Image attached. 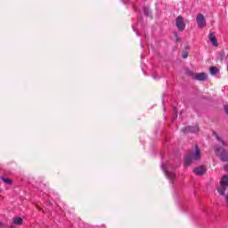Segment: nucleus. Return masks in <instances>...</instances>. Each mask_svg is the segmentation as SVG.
<instances>
[{
    "label": "nucleus",
    "instance_id": "f8f14e48",
    "mask_svg": "<svg viewBox=\"0 0 228 228\" xmlns=\"http://www.w3.org/2000/svg\"><path fill=\"white\" fill-rule=\"evenodd\" d=\"M218 72H220V69H218V68L212 66L210 67V74L212 76H216V74H218Z\"/></svg>",
    "mask_w": 228,
    "mask_h": 228
},
{
    "label": "nucleus",
    "instance_id": "9d476101",
    "mask_svg": "<svg viewBox=\"0 0 228 228\" xmlns=\"http://www.w3.org/2000/svg\"><path fill=\"white\" fill-rule=\"evenodd\" d=\"M194 174L196 175H204L206 174V167H199L193 169Z\"/></svg>",
    "mask_w": 228,
    "mask_h": 228
},
{
    "label": "nucleus",
    "instance_id": "412c9836",
    "mask_svg": "<svg viewBox=\"0 0 228 228\" xmlns=\"http://www.w3.org/2000/svg\"><path fill=\"white\" fill-rule=\"evenodd\" d=\"M0 227H4V224H3L2 222H0Z\"/></svg>",
    "mask_w": 228,
    "mask_h": 228
},
{
    "label": "nucleus",
    "instance_id": "f257e3e1",
    "mask_svg": "<svg viewBox=\"0 0 228 228\" xmlns=\"http://www.w3.org/2000/svg\"><path fill=\"white\" fill-rule=\"evenodd\" d=\"M224 169L228 171V165L224 167ZM228 188V175H224L219 183V185L216 188L217 192L222 197H224L226 207L228 208V192L225 194V191Z\"/></svg>",
    "mask_w": 228,
    "mask_h": 228
},
{
    "label": "nucleus",
    "instance_id": "0eeeda50",
    "mask_svg": "<svg viewBox=\"0 0 228 228\" xmlns=\"http://www.w3.org/2000/svg\"><path fill=\"white\" fill-rule=\"evenodd\" d=\"M162 168L166 174V175H167V179H170L171 181H175V174L172 173L168 170H167V167H165V164H162Z\"/></svg>",
    "mask_w": 228,
    "mask_h": 228
},
{
    "label": "nucleus",
    "instance_id": "6e6552de",
    "mask_svg": "<svg viewBox=\"0 0 228 228\" xmlns=\"http://www.w3.org/2000/svg\"><path fill=\"white\" fill-rule=\"evenodd\" d=\"M208 38H209V41L211 42L212 45H214L215 47L218 46V42L216 41V37L215 36V33L210 31L209 35H208Z\"/></svg>",
    "mask_w": 228,
    "mask_h": 228
},
{
    "label": "nucleus",
    "instance_id": "423d86ee",
    "mask_svg": "<svg viewBox=\"0 0 228 228\" xmlns=\"http://www.w3.org/2000/svg\"><path fill=\"white\" fill-rule=\"evenodd\" d=\"M192 79H196V81H206L208 75L206 73H197L192 76Z\"/></svg>",
    "mask_w": 228,
    "mask_h": 228
},
{
    "label": "nucleus",
    "instance_id": "a211bd4d",
    "mask_svg": "<svg viewBox=\"0 0 228 228\" xmlns=\"http://www.w3.org/2000/svg\"><path fill=\"white\" fill-rule=\"evenodd\" d=\"M174 113H175V118H177V108L175 107H174Z\"/></svg>",
    "mask_w": 228,
    "mask_h": 228
},
{
    "label": "nucleus",
    "instance_id": "7ed1b4c3",
    "mask_svg": "<svg viewBox=\"0 0 228 228\" xmlns=\"http://www.w3.org/2000/svg\"><path fill=\"white\" fill-rule=\"evenodd\" d=\"M216 154L220 157L221 160L228 163V151L220 147V146H215L214 149Z\"/></svg>",
    "mask_w": 228,
    "mask_h": 228
},
{
    "label": "nucleus",
    "instance_id": "4be33fe9",
    "mask_svg": "<svg viewBox=\"0 0 228 228\" xmlns=\"http://www.w3.org/2000/svg\"><path fill=\"white\" fill-rule=\"evenodd\" d=\"M102 228H106V227L103 226Z\"/></svg>",
    "mask_w": 228,
    "mask_h": 228
},
{
    "label": "nucleus",
    "instance_id": "1a4fd4ad",
    "mask_svg": "<svg viewBox=\"0 0 228 228\" xmlns=\"http://www.w3.org/2000/svg\"><path fill=\"white\" fill-rule=\"evenodd\" d=\"M183 133H199V126H189L187 127H185L184 129H183Z\"/></svg>",
    "mask_w": 228,
    "mask_h": 228
},
{
    "label": "nucleus",
    "instance_id": "2eb2a0df",
    "mask_svg": "<svg viewBox=\"0 0 228 228\" xmlns=\"http://www.w3.org/2000/svg\"><path fill=\"white\" fill-rule=\"evenodd\" d=\"M225 58V52H221L220 53V61H224Z\"/></svg>",
    "mask_w": 228,
    "mask_h": 228
},
{
    "label": "nucleus",
    "instance_id": "4468645a",
    "mask_svg": "<svg viewBox=\"0 0 228 228\" xmlns=\"http://www.w3.org/2000/svg\"><path fill=\"white\" fill-rule=\"evenodd\" d=\"M142 10H143L144 15H146V17H149V13H150L149 7L143 6Z\"/></svg>",
    "mask_w": 228,
    "mask_h": 228
},
{
    "label": "nucleus",
    "instance_id": "dca6fc26",
    "mask_svg": "<svg viewBox=\"0 0 228 228\" xmlns=\"http://www.w3.org/2000/svg\"><path fill=\"white\" fill-rule=\"evenodd\" d=\"M216 140L222 143V145H226L225 142L220 138V136L216 135Z\"/></svg>",
    "mask_w": 228,
    "mask_h": 228
},
{
    "label": "nucleus",
    "instance_id": "39448f33",
    "mask_svg": "<svg viewBox=\"0 0 228 228\" xmlns=\"http://www.w3.org/2000/svg\"><path fill=\"white\" fill-rule=\"evenodd\" d=\"M176 28L178 31H184V29H186V23H184V18H183V16L176 18Z\"/></svg>",
    "mask_w": 228,
    "mask_h": 228
},
{
    "label": "nucleus",
    "instance_id": "aec40b11",
    "mask_svg": "<svg viewBox=\"0 0 228 228\" xmlns=\"http://www.w3.org/2000/svg\"><path fill=\"white\" fill-rule=\"evenodd\" d=\"M175 37L176 38V42H179V40H181V39L179 38V37L177 36V33H175Z\"/></svg>",
    "mask_w": 228,
    "mask_h": 228
},
{
    "label": "nucleus",
    "instance_id": "f3484780",
    "mask_svg": "<svg viewBox=\"0 0 228 228\" xmlns=\"http://www.w3.org/2000/svg\"><path fill=\"white\" fill-rule=\"evenodd\" d=\"M224 110L226 115H228V105H224Z\"/></svg>",
    "mask_w": 228,
    "mask_h": 228
},
{
    "label": "nucleus",
    "instance_id": "20e7f679",
    "mask_svg": "<svg viewBox=\"0 0 228 228\" xmlns=\"http://www.w3.org/2000/svg\"><path fill=\"white\" fill-rule=\"evenodd\" d=\"M196 22L198 24V28L202 29V28H206V17L202 13H198L196 16Z\"/></svg>",
    "mask_w": 228,
    "mask_h": 228
},
{
    "label": "nucleus",
    "instance_id": "ddd939ff",
    "mask_svg": "<svg viewBox=\"0 0 228 228\" xmlns=\"http://www.w3.org/2000/svg\"><path fill=\"white\" fill-rule=\"evenodd\" d=\"M0 179H1V181L4 182L5 184H12V183L11 179H8L4 176L0 177Z\"/></svg>",
    "mask_w": 228,
    "mask_h": 228
},
{
    "label": "nucleus",
    "instance_id": "f03ea898",
    "mask_svg": "<svg viewBox=\"0 0 228 228\" xmlns=\"http://www.w3.org/2000/svg\"><path fill=\"white\" fill-rule=\"evenodd\" d=\"M200 159V150L198 145H195V152L191 155H187L184 159L185 165H190L192 161Z\"/></svg>",
    "mask_w": 228,
    "mask_h": 228
},
{
    "label": "nucleus",
    "instance_id": "6ab92c4d",
    "mask_svg": "<svg viewBox=\"0 0 228 228\" xmlns=\"http://www.w3.org/2000/svg\"><path fill=\"white\" fill-rule=\"evenodd\" d=\"M182 56H183V59L188 58V53H186V52L183 53Z\"/></svg>",
    "mask_w": 228,
    "mask_h": 228
},
{
    "label": "nucleus",
    "instance_id": "9b49d317",
    "mask_svg": "<svg viewBox=\"0 0 228 228\" xmlns=\"http://www.w3.org/2000/svg\"><path fill=\"white\" fill-rule=\"evenodd\" d=\"M12 224H14V225H22V224H24V220L20 217H13Z\"/></svg>",
    "mask_w": 228,
    "mask_h": 228
}]
</instances>
